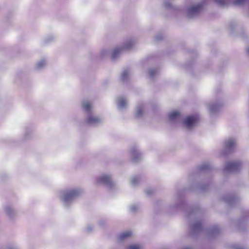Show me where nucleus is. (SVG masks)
Segmentation results:
<instances>
[{
	"mask_svg": "<svg viewBox=\"0 0 249 249\" xmlns=\"http://www.w3.org/2000/svg\"><path fill=\"white\" fill-rule=\"evenodd\" d=\"M4 212L6 215L11 219L16 217L17 211L13 205L7 204L4 206Z\"/></svg>",
	"mask_w": 249,
	"mask_h": 249,
	"instance_id": "nucleus-1",
	"label": "nucleus"
},
{
	"mask_svg": "<svg viewBox=\"0 0 249 249\" xmlns=\"http://www.w3.org/2000/svg\"><path fill=\"white\" fill-rule=\"evenodd\" d=\"M199 121L198 115L190 116L187 117L184 121V124L188 127H191Z\"/></svg>",
	"mask_w": 249,
	"mask_h": 249,
	"instance_id": "nucleus-2",
	"label": "nucleus"
},
{
	"mask_svg": "<svg viewBox=\"0 0 249 249\" xmlns=\"http://www.w3.org/2000/svg\"><path fill=\"white\" fill-rule=\"evenodd\" d=\"M202 9V5L199 4L196 6L190 7L188 10V14L189 16H194L201 11Z\"/></svg>",
	"mask_w": 249,
	"mask_h": 249,
	"instance_id": "nucleus-3",
	"label": "nucleus"
},
{
	"mask_svg": "<svg viewBox=\"0 0 249 249\" xmlns=\"http://www.w3.org/2000/svg\"><path fill=\"white\" fill-rule=\"evenodd\" d=\"M241 163L239 162H231L227 164L226 167L227 171H235L241 167Z\"/></svg>",
	"mask_w": 249,
	"mask_h": 249,
	"instance_id": "nucleus-4",
	"label": "nucleus"
},
{
	"mask_svg": "<svg viewBox=\"0 0 249 249\" xmlns=\"http://www.w3.org/2000/svg\"><path fill=\"white\" fill-rule=\"evenodd\" d=\"M33 138V131L30 128H26L25 132L22 137L23 141H27Z\"/></svg>",
	"mask_w": 249,
	"mask_h": 249,
	"instance_id": "nucleus-5",
	"label": "nucleus"
},
{
	"mask_svg": "<svg viewBox=\"0 0 249 249\" xmlns=\"http://www.w3.org/2000/svg\"><path fill=\"white\" fill-rule=\"evenodd\" d=\"M46 66V60L45 59H42L38 61L36 64L35 68L37 70H41Z\"/></svg>",
	"mask_w": 249,
	"mask_h": 249,
	"instance_id": "nucleus-6",
	"label": "nucleus"
},
{
	"mask_svg": "<svg viewBox=\"0 0 249 249\" xmlns=\"http://www.w3.org/2000/svg\"><path fill=\"white\" fill-rule=\"evenodd\" d=\"M100 121L99 118L91 116L88 118L87 122L89 124H93L98 123Z\"/></svg>",
	"mask_w": 249,
	"mask_h": 249,
	"instance_id": "nucleus-7",
	"label": "nucleus"
},
{
	"mask_svg": "<svg viewBox=\"0 0 249 249\" xmlns=\"http://www.w3.org/2000/svg\"><path fill=\"white\" fill-rule=\"evenodd\" d=\"M99 182L105 184H109L110 182V178L108 176L104 175L99 178Z\"/></svg>",
	"mask_w": 249,
	"mask_h": 249,
	"instance_id": "nucleus-8",
	"label": "nucleus"
},
{
	"mask_svg": "<svg viewBox=\"0 0 249 249\" xmlns=\"http://www.w3.org/2000/svg\"><path fill=\"white\" fill-rule=\"evenodd\" d=\"M225 144L227 148L231 149L235 145L236 143L234 140L232 139H230L226 142Z\"/></svg>",
	"mask_w": 249,
	"mask_h": 249,
	"instance_id": "nucleus-9",
	"label": "nucleus"
},
{
	"mask_svg": "<svg viewBox=\"0 0 249 249\" xmlns=\"http://www.w3.org/2000/svg\"><path fill=\"white\" fill-rule=\"evenodd\" d=\"M56 38V37L53 35H49L47 36H46L43 40V43L44 44H46L48 43H49L52 41H53Z\"/></svg>",
	"mask_w": 249,
	"mask_h": 249,
	"instance_id": "nucleus-10",
	"label": "nucleus"
},
{
	"mask_svg": "<svg viewBox=\"0 0 249 249\" xmlns=\"http://www.w3.org/2000/svg\"><path fill=\"white\" fill-rule=\"evenodd\" d=\"M179 115L180 113L178 111H174L169 115V118L171 121H173L179 117Z\"/></svg>",
	"mask_w": 249,
	"mask_h": 249,
	"instance_id": "nucleus-11",
	"label": "nucleus"
},
{
	"mask_svg": "<svg viewBox=\"0 0 249 249\" xmlns=\"http://www.w3.org/2000/svg\"><path fill=\"white\" fill-rule=\"evenodd\" d=\"M75 195H76V192H70L69 194H67L65 195L64 199L65 200V201H67L73 198L74 197V196H75Z\"/></svg>",
	"mask_w": 249,
	"mask_h": 249,
	"instance_id": "nucleus-12",
	"label": "nucleus"
},
{
	"mask_svg": "<svg viewBox=\"0 0 249 249\" xmlns=\"http://www.w3.org/2000/svg\"><path fill=\"white\" fill-rule=\"evenodd\" d=\"M131 235H132V232L131 231H127L124 232L122 233V234H121L119 238L121 240H124L125 238L131 236Z\"/></svg>",
	"mask_w": 249,
	"mask_h": 249,
	"instance_id": "nucleus-13",
	"label": "nucleus"
},
{
	"mask_svg": "<svg viewBox=\"0 0 249 249\" xmlns=\"http://www.w3.org/2000/svg\"><path fill=\"white\" fill-rule=\"evenodd\" d=\"M142 247L140 245H133L128 246L126 249H142Z\"/></svg>",
	"mask_w": 249,
	"mask_h": 249,
	"instance_id": "nucleus-14",
	"label": "nucleus"
},
{
	"mask_svg": "<svg viewBox=\"0 0 249 249\" xmlns=\"http://www.w3.org/2000/svg\"><path fill=\"white\" fill-rule=\"evenodd\" d=\"M84 108L87 111H89L91 108V105L89 103H86L83 105Z\"/></svg>",
	"mask_w": 249,
	"mask_h": 249,
	"instance_id": "nucleus-15",
	"label": "nucleus"
},
{
	"mask_svg": "<svg viewBox=\"0 0 249 249\" xmlns=\"http://www.w3.org/2000/svg\"><path fill=\"white\" fill-rule=\"evenodd\" d=\"M119 105L121 107H124L126 105V101L124 99H120L119 101Z\"/></svg>",
	"mask_w": 249,
	"mask_h": 249,
	"instance_id": "nucleus-16",
	"label": "nucleus"
},
{
	"mask_svg": "<svg viewBox=\"0 0 249 249\" xmlns=\"http://www.w3.org/2000/svg\"><path fill=\"white\" fill-rule=\"evenodd\" d=\"M121 50H122V49H121V48L116 49L114 50L113 52L112 57L113 58L116 57L117 55L120 52Z\"/></svg>",
	"mask_w": 249,
	"mask_h": 249,
	"instance_id": "nucleus-17",
	"label": "nucleus"
},
{
	"mask_svg": "<svg viewBox=\"0 0 249 249\" xmlns=\"http://www.w3.org/2000/svg\"><path fill=\"white\" fill-rule=\"evenodd\" d=\"M143 112V109L141 107H139L137 109V115L138 116H139L141 115L142 114Z\"/></svg>",
	"mask_w": 249,
	"mask_h": 249,
	"instance_id": "nucleus-18",
	"label": "nucleus"
},
{
	"mask_svg": "<svg viewBox=\"0 0 249 249\" xmlns=\"http://www.w3.org/2000/svg\"><path fill=\"white\" fill-rule=\"evenodd\" d=\"M246 0H235L234 3L236 5L243 4Z\"/></svg>",
	"mask_w": 249,
	"mask_h": 249,
	"instance_id": "nucleus-19",
	"label": "nucleus"
},
{
	"mask_svg": "<svg viewBox=\"0 0 249 249\" xmlns=\"http://www.w3.org/2000/svg\"><path fill=\"white\" fill-rule=\"evenodd\" d=\"M215 1L221 5H224L226 3V0H215Z\"/></svg>",
	"mask_w": 249,
	"mask_h": 249,
	"instance_id": "nucleus-20",
	"label": "nucleus"
},
{
	"mask_svg": "<svg viewBox=\"0 0 249 249\" xmlns=\"http://www.w3.org/2000/svg\"><path fill=\"white\" fill-rule=\"evenodd\" d=\"M128 72L127 71H124L122 74V78L124 79L125 78H126L128 75Z\"/></svg>",
	"mask_w": 249,
	"mask_h": 249,
	"instance_id": "nucleus-21",
	"label": "nucleus"
},
{
	"mask_svg": "<svg viewBox=\"0 0 249 249\" xmlns=\"http://www.w3.org/2000/svg\"><path fill=\"white\" fill-rule=\"evenodd\" d=\"M7 249H18V247L15 245H10L7 247Z\"/></svg>",
	"mask_w": 249,
	"mask_h": 249,
	"instance_id": "nucleus-22",
	"label": "nucleus"
},
{
	"mask_svg": "<svg viewBox=\"0 0 249 249\" xmlns=\"http://www.w3.org/2000/svg\"><path fill=\"white\" fill-rule=\"evenodd\" d=\"M198 227V224H196L195 226H194V228L195 229H196Z\"/></svg>",
	"mask_w": 249,
	"mask_h": 249,
	"instance_id": "nucleus-23",
	"label": "nucleus"
},
{
	"mask_svg": "<svg viewBox=\"0 0 249 249\" xmlns=\"http://www.w3.org/2000/svg\"><path fill=\"white\" fill-rule=\"evenodd\" d=\"M247 53L249 54V48L247 49Z\"/></svg>",
	"mask_w": 249,
	"mask_h": 249,
	"instance_id": "nucleus-24",
	"label": "nucleus"
},
{
	"mask_svg": "<svg viewBox=\"0 0 249 249\" xmlns=\"http://www.w3.org/2000/svg\"><path fill=\"white\" fill-rule=\"evenodd\" d=\"M135 179H133V183H135Z\"/></svg>",
	"mask_w": 249,
	"mask_h": 249,
	"instance_id": "nucleus-25",
	"label": "nucleus"
},
{
	"mask_svg": "<svg viewBox=\"0 0 249 249\" xmlns=\"http://www.w3.org/2000/svg\"><path fill=\"white\" fill-rule=\"evenodd\" d=\"M124 47V48H129V47H127V46H125V47Z\"/></svg>",
	"mask_w": 249,
	"mask_h": 249,
	"instance_id": "nucleus-26",
	"label": "nucleus"
},
{
	"mask_svg": "<svg viewBox=\"0 0 249 249\" xmlns=\"http://www.w3.org/2000/svg\"><path fill=\"white\" fill-rule=\"evenodd\" d=\"M151 75H153V73H152V71L151 72Z\"/></svg>",
	"mask_w": 249,
	"mask_h": 249,
	"instance_id": "nucleus-27",
	"label": "nucleus"
},
{
	"mask_svg": "<svg viewBox=\"0 0 249 249\" xmlns=\"http://www.w3.org/2000/svg\"><path fill=\"white\" fill-rule=\"evenodd\" d=\"M189 249V248H187V249Z\"/></svg>",
	"mask_w": 249,
	"mask_h": 249,
	"instance_id": "nucleus-28",
	"label": "nucleus"
}]
</instances>
